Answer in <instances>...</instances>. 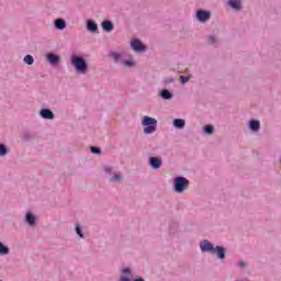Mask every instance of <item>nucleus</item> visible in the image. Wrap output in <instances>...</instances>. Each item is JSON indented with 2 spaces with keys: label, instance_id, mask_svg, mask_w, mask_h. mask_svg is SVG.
Instances as JSON below:
<instances>
[{
  "label": "nucleus",
  "instance_id": "f257e3e1",
  "mask_svg": "<svg viewBox=\"0 0 281 281\" xmlns=\"http://www.w3.org/2000/svg\"><path fill=\"white\" fill-rule=\"evenodd\" d=\"M70 65L78 76H87V74H89V64L87 59L80 55H72L70 57Z\"/></svg>",
  "mask_w": 281,
  "mask_h": 281
},
{
  "label": "nucleus",
  "instance_id": "f03ea898",
  "mask_svg": "<svg viewBox=\"0 0 281 281\" xmlns=\"http://www.w3.org/2000/svg\"><path fill=\"white\" fill-rule=\"evenodd\" d=\"M202 251H210V254H217V258L220 260H225V248L223 246H216L210 243L209 240H204L200 244Z\"/></svg>",
  "mask_w": 281,
  "mask_h": 281
},
{
  "label": "nucleus",
  "instance_id": "7ed1b4c3",
  "mask_svg": "<svg viewBox=\"0 0 281 281\" xmlns=\"http://www.w3.org/2000/svg\"><path fill=\"white\" fill-rule=\"evenodd\" d=\"M144 135H153L157 131V119L150 117L148 115L143 116V120L140 121Z\"/></svg>",
  "mask_w": 281,
  "mask_h": 281
},
{
  "label": "nucleus",
  "instance_id": "20e7f679",
  "mask_svg": "<svg viewBox=\"0 0 281 281\" xmlns=\"http://www.w3.org/2000/svg\"><path fill=\"white\" fill-rule=\"evenodd\" d=\"M188 186H190V181L183 177H177L173 180L175 192L181 193L188 188Z\"/></svg>",
  "mask_w": 281,
  "mask_h": 281
},
{
  "label": "nucleus",
  "instance_id": "39448f33",
  "mask_svg": "<svg viewBox=\"0 0 281 281\" xmlns=\"http://www.w3.org/2000/svg\"><path fill=\"white\" fill-rule=\"evenodd\" d=\"M133 52H136V54H144L146 52V45L142 43L138 38H133L130 43Z\"/></svg>",
  "mask_w": 281,
  "mask_h": 281
},
{
  "label": "nucleus",
  "instance_id": "423d86ee",
  "mask_svg": "<svg viewBox=\"0 0 281 281\" xmlns=\"http://www.w3.org/2000/svg\"><path fill=\"white\" fill-rule=\"evenodd\" d=\"M195 18H196V21H199L200 23H207V21L212 19V12L206 10H198L195 12Z\"/></svg>",
  "mask_w": 281,
  "mask_h": 281
},
{
  "label": "nucleus",
  "instance_id": "0eeeda50",
  "mask_svg": "<svg viewBox=\"0 0 281 281\" xmlns=\"http://www.w3.org/2000/svg\"><path fill=\"white\" fill-rule=\"evenodd\" d=\"M162 164H164V161L159 157H149V159H148V165L154 170H159V168H161Z\"/></svg>",
  "mask_w": 281,
  "mask_h": 281
},
{
  "label": "nucleus",
  "instance_id": "6e6552de",
  "mask_svg": "<svg viewBox=\"0 0 281 281\" xmlns=\"http://www.w3.org/2000/svg\"><path fill=\"white\" fill-rule=\"evenodd\" d=\"M102 170L104 175H109L110 177H120V173L117 172V168L111 166V165H104L102 167Z\"/></svg>",
  "mask_w": 281,
  "mask_h": 281
},
{
  "label": "nucleus",
  "instance_id": "1a4fd4ad",
  "mask_svg": "<svg viewBox=\"0 0 281 281\" xmlns=\"http://www.w3.org/2000/svg\"><path fill=\"white\" fill-rule=\"evenodd\" d=\"M46 60L52 65L53 67H57V65H60V57L54 53L46 55Z\"/></svg>",
  "mask_w": 281,
  "mask_h": 281
},
{
  "label": "nucleus",
  "instance_id": "9d476101",
  "mask_svg": "<svg viewBox=\"0 0 281 281\" xmlns=\"http://www.w3.org/2000/svg\"><path fill=\"white\" fill-rule=\"evenodd\" d=\"M250 133H260V122L258 120H250L248 122Z\"/></svg>",
  "mask_w": 281,
  "mask_h": 281
},
{
  "label": "nucleus",
  "instance_id": "9b49d317",
  "mask_svg": "<svg viewBox=\"0 0 281 281\" xmlns=\"http://www.w3.org/2000/svg\"><path fill=\"white\" fill-rule=\"evenodd\" d=\"M227 5L238 12V10H243V2L240 0H227Z\"/></svg>",
  "mask_w": 281,
  "mask_h": 281
},
{
  "label": "nucleus",
  "instance_id": "f8f14e48",
  "mask_svg": "<svg viewBox=\"0 0 281 281\" xmlns=\"http://www.w3.org/2000/svg\"><path fill=\"white\" fill-rule=\"evenodd\" d=\"M40 116L42 120H54V112L49 109H42L40 111Z\"/></svg>",
  "mask_w": 281,
  "mask_h": 281
},
{
  "label": "nucleus",
  "instance_id": "ddd939ff",
  "mask_svg": "<svg viewBox=\"0 0 281 281\" xmlns=\"http://www.w3.org/2000/svg\"><path fill=\"white\" fill-rule=\"evenodd\" d=\"M121 65L125 69H133V67H135L136 63H135V59H133V57H131L128 59H123Z\"/></svg>",
  "mask_w": 281,
  "mask_h": 281
},
{
  "label": "nucleus",
  "instance_id": "4468645a",
  "mask_svg": "<svg viewBox=\"0 0 281 281\" xmlns=\"http://www.w3.org/2000/svg\"><path fill=\"white\" fill-rule=\"evenodd\" d=\"M87 30L88 32H92L93 34H95L98 33V24L93 20H88Z\"/></svg>",
  "mask_w": 281,
  "mask_h": 281
},
{
  "label": "nucleus",
  "instance_id": "2eb2a0df",
  "mask_svg": "<svg viewBox=\"0 0 281 281\" xmlns=\"http://www.w3.org/2000/svg\"><path fill=\"white\" fill-rule=\"evenodd\" d=\"M101 27L104 32H113V22L105 20L102 22Z\"/></svg>",
  "mask_w": 281,
  "mask_h": 281
},
{
  "label": "nucleus",
  "instance_id": "dca6fc26",
  "mask_svg": "<svg viewBox=\"0 0 281 281\" xmlns=\"http://www.w3.org/2000/svg\"><path fill=\"white\" fill-rule=\"evenodd\" d=\"M54 25L56 30H65V27H67V22L63 19H57L55 20Z\"/></svg>",
  "mask_w": 281,
  "mask_h": 281
},
{
  "label": "nucleus",
  "instance_id": "f3484780",
  "mask_svg": "<svg viewBox=\"0 0 281 281\" xmlns=\"http://www.w3.org/2000/svg\"><path fill=\"white\" fill-rule=\"evenodd\" d=\"M159 95L162 98V100H172V92H170L168 89H162Z\"/></svg>",
  "mask_w": 281,
  "mask_h": 281
},
{
  "label": "nucleus",
  "instance_id": "a211bd4d",
  "mask_svg": "<svg viewBox=\"0 0 281 281\" xmlns=\"http://www.w3.org/2000/svg\"><path fill=\"white\" fill-rule=\"evenodd\" d=\"M175 128H186V120L183 119H175L173 120Z\"/></svg>",
  "mask_w": 281,
  "mask_h": 281
},
{
  "label": "nucleus",
  "instance_id": "6ab92c4d",
  "mask_svg": "<svg viewBox=\"0 0 281 281\" xmlns=\"http://www.w3.org/2000/svg\"><path fill=\"white\" fill-rule=\"evenodd\" d=\"M111 58H113L114 63H120V65H122V63L124 61V58L122 57V54L120 53H111Z\"/></svg>",
  "mask_w": 281,
  "mask_h": 281
},
{
  "label": "nucleus",
  "instance_id": "aec40b11",
  "mask_svg": "<svg viewBox=\"0 0 281 281\" xmlns=\"http://www.w3.org/2000/svg\"><path fill=\"white\" fill-rule=\"evenodd\" d=\"M207 43H209V45H218V43H220L218 36L209 35L207 36Z\"/></svg>",
  "mask_w": 281,
  "mask_h": 281
},
{
  "label": "nucleus",
  "instance_id": "412c9836",
  "mask_svg": "<svg viewBox=\"0 0 281 281\" xmlns=\"http://www.w3.org/2000/svg\"><path fill=\"white\" fill-rule=\"evenodd\" d=\"M26 223H29V225L31 226L36 223V217L34 216V214L32 213L26 214Z\"/></svg>",
  "mask_w": 281,
  "mask_h": 281
},
{
  "label": "nucleus",
  "instance_id": "4be33fe9",
  "mask_svg": "<svg viewBox=\"0 0 281 281\" xmlns=\"http://www.w3.org/2000/svg\"><path fill=\"white\" fill-rule=\"evenodd\" d=\"M204 135H212L214 133V126L212 125H205L203 127Z\"/></svg>",
  "mask_w": 281,
  "mask_h": 281
},
{
  "label": "nucleus",
  "instance_id": "5701e85b",
  "mask_svg": "<svg viewBox=\"0 0 281 281\" xmlns=\"http://www.w3.org/2000/svg\"><path fill=\"white\" fill-rule=\"evenodd\" d=\"M7 254H10V249L7 246H3V244L0 243V255L7 256Z\"/></svg>",
  "mask_w": 281,
  "mask_h": 281
},
{
  "label": "nucleus",
  "instance_id": "b1692460",
  "mask_svg": "<svg viewBox=\"0 0 281 281\" xmlns=\"http://www.w3.org/2000/svg\"><path fill=\"white\" fill-rule=\"evenodd\" d=\"M23 60L25 65H34V57L32 55H26Z\"/></svg>",
  "mask_w": 281,
  "mask_h": 281
},
{
  "label": "nucleus",
  "instance_id": "393cba45",
  "mask_svg": "<svg viewBox=\"0 0 281 281\" xmlns=\"http://www.w3.org/2000/svg\"><path fill=\"white\" fill-rule=\"evenodd\" d=\"M8 155V147L3 144H0V157H5Z\"/></svg>",
  "mask_w": 281,
  "mask_h": 281
},
{
  "label": "nucleus",
  "instance_id": "a878e982",
  "mask_svg": "<svg viewBox=\"0 0 281 281\" xmlns=\"http://www.w3.org/2000/svg\"><path fill=\"white\" fill-rule=\"evenodd\" d=\"M90 150H91V153H93L94 155H100V153H102V150L100 149V147H91Z\"/></svg>",
  "mask_w": 281,
  "mask_h": 281
},
{
  "label": "nucleus",
  "instance_id": "bb28decb",
  "mask_svg": "<svg viewBox=\"0 0 281 281\" xmlns=\"http://www.w3.org/2000/svg\"><path fill=\"white\" fill-rule=\"evenodd\" d=\"M180 80H181L182 85H186L187 82H190V77L180 76Z\"/></svg>",
  "mask_w": 281,
  "mask_h": 281
},
{
  "label": "nucleus",
  "instance_id": "cd10ccee",
  "mask_svg": "<svg viewBox=\"0 0 281 281\" xmlns=\"http://www.w3.org/2000/svg\"><path fill=\"white\" fill-rule=\"evenodd\" d=\"M76 232H77L78 236H80V238H83L82 231L80 229L79 226L76 227Z\"/></svg>",
  "mask_w": 281,
  "mask_h": 281
},
{
  "label": "nucleus",
  "instance_id": "c85d7f7f",
  "mask_svg": "<svg viewBox=\"0 0 281 281\" xmlns=\"http://www.w3.org/2000/svg\"><path fill=\"white\" fill-rule=\"evenodd\" d=\"M122 273H124V276L131 274V269L125 268V269H123Z\"/></svg>",
  "mask_w": 281,
  "mask_h": 281
},
{
  "label": "nucleus",
  "instance_id": "c756f323",
  "mask_svg": "<svg viewBox=\"0 0 281 281\" xmlns=\"http://www.w3.org/2000/svg\"><path fill=\"white\" fill-rule=\"evenodd\" d=\"M120 281H131V279H128L126 277H121Z\"/></svg>",
  "mask_w": 281,
  "mask_h": 281
},
{
  "label": "nucleus",
  "instance_id": "7c9ffc66",
  "mask_svg": "<svg viewBox=\"0 0 281 281\" xmlns=\"http://www.w3.org/2000/svg\"><path fill=\"white\" fill-rule=\"evenodd\" d=\"M239 266L245 267L246 266L245 261H240Z\"/></svg>",
  "mask_w": 281,
  "mask_h": 281
},
{
  "label": "nucleus",
  "instance_id": "2f4dec72",
  "mask_svg": "<svg viewBox=\"0 0 281 281\" xmlns=\"http://www.w3.org/2000/svg\"><path fill=\"white\" fill-rule=\"evenodd\" d=\"M120 178L115 177L112 179V181H117Z\"/></svg>",
  "mask_w": 281,
  "mask_h": 281
}]
</instances>
